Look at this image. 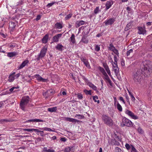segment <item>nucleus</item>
Segmentation results:
<instances>
[{"instance_id":"f257e3e1","label":"nucleus","mask_w":152,"mask_h":152,"mask_svg":"<svg viewBox=\"0 0 152 152\" xmlns=\"http://www.w3.org/2000/svg\"><path fill=\"white\" fill-rule=\"evenodd\" d=\"M152 69L149 67L148 64L142 63L140 69H137L133 73V77L134 81L136 84L140 83L142 78V75L144 73L146 76L149 75Z\"/></svg>"},{"instance_id":"f03ea898","label":"nucleus","mask_w":152,"mask_h":152,"mask_svg":"<svg viewBox=\"0 0 152 152\" xmlns=\"http://www.w3.org/2000/svg\"><path fill=\"white\" fill-rule=\"evenodd\" d=\"M122 124H121L122 127L126 126L128 127H133L135 128V126H133V124L129 120L126 118L125 117L122 120Z\"/></svg>"},{"instance_id":"7ed1b4c3","label":"nucleus","mask_w":152,"mask_h":152,"mask_svg":"<svg viewBox=\"0 0 152 152\" xmlns=\"http://www.w3.org/2000/svg\"><path fill=\"white\" fill-rule=\"evenodd\" d=\"M102 119L104 124L110 126H112L113 124V120L108 116L106 115H103Z\"/></svg>"},{"instance_id":"20e7f679","label":"nucleus","mask_w":152,"mask_h":152,"mask_svg":"<svg viewBox=\"0 0 152 152\" xmlns=\"http://www.w3.org/2000/svg\"><path fill=\"white\" fill-rule=\"evenodd\" d=\"M47 50V48L44 46L41 49L40 53L37 56V58L36 59L37 61H39L40 58L44 57L45 55Z\"/></svg>"},{"instance_id":"39448f33","label":"nucleus","mask_w":152,"mask_h":152,"mask_svg":"<svg viewBox=\"0 0 152 152\" xmlns=\"http://www.w3.org/2000/svg\"><path fill=\"white\" fill-rule=\"evenodd\" d=\"M55 91L50 89L47 90L46 92L43 94V95L45 97L46 99L50 96H52L55 93Z\"/></svg>"},{"instance_id":"423d86ee","label":"nucleus","mask_w":152,"mask_h":152,"mask_svg":"<svg viewBox=\"0 0 152 152\" xmlns=\"http://www.w3.org/2000/svg\"><path fill=\"white\" fill-rule=\"evenodd\" d=\"M125 113L132 119H136L138 118V117L137 116L135 115L133 113L129 110H126Z\"/></svg>"},{"instance_id":"0eeeda50","label":"nucleus","mask_w":152,"mask_h":152,"mask_svg":"<svg viewBox=\"0 0 152 152\" xmlns=\"http://www.w3.org/2000/svg\"><path fill=\"white\" fill-rule=\"evenodd\" d=\"M115 19L114 18H111L108 20H105L104 23L106 26L111 25L115 21Z\"/></svg>"},{"instance_id":"6e6552de","label":"nucleus","mask_w":152,"mask_h":152,"mask_svg":"<svg viewBox=\"0 0 152 152\" xmlns=\"http://www.w3.org/2000/svg\"><path fill=\"white\" fill-rule=\"evenodd\" d=\"M137 29L138 30V33L139 34L144 35L146 34V31L145 30V28L139 26L137 27Z\"/></svg>"},{"instance_id":"1a4fd4ad","label":"nucleus","mask_w":152,"mask_h":152,"mask_svg":"<svg viewBox=\"0 0 152 152\" xmlns=\"http://www.w3.org/2000/svg\"><path fill=\"white\" fill-rule=\"evenodd\" d=\"M29 97L28 96H27L22 99L20 103L26 105L29 102Z\"/></svg>"},{"instance_id":"9d476101","label":"nucleus","mask_w":152,"mask_h":152,"mask_svg":"<svg viewBox=\"0 0 152 152\" xmlns=\"http://www.w3.org/2000/svg\"><path fill=\"white\" fill-rule=\"evenodd\" d=\"M113 4V2L111 0L107 1L106 4V10H107L110 8Z\"/></svg>"},{"instance_id":"9b49d317","label":"nucleus","mask_w":152,"mask_h":152,"mask_svg":"<svg viewBox=\"0 0 152 152\" xmlns=\"http://www.w3.org/2000/svg\"><path fill=\"white\" fill-rule=\"evenodd\" d=\"M29 62L28 60H25L18 67V69H20L24 67Z\"/></svg>"},{"instance_id":"f8f14e48","label":"nucleus","mask_w":152,"mask_h":152,"mask_svg":"<svg viewBox=\"0 0 152 152\" xmlns=\"http://www.w3.org/2000/svg\"><path fill=\"white\" fill-rule=\"evenodd\" d=\"M85 22L83 20H78L76 21L75 23L76 27L77 28L79 27L82 25L84 24Z\"/></svg>"},{"instance_id":"ddd939ff","label":"nucleus","mask_w":152,"mask_h":152,"mask_svg":"<svg viewBox=\"0 0 152 152\" xmlns=\"http://www.w3.org/2000/svg\"><path fill=\"white\" fill-rule=\"evenodd\" d=\"M43 121H44L41 119L33 118L26 121V122H25V123L30 122H43Z\"/></svg>"},{"instance_id":"4468645a","label":"nucleus","mask_w":152,"mask_h":152,"mask_svg":"<svg viewBox=\"0 0 152 152\" xmlns=\"http://www.w3.org/2000/svg\"><path fill=\"white\" fill-rule=\"evenodd\" d=\"M103 66L109 75L110 77H111L112 75L111 74L110 71L109 69L108 66L106 64H103Z\"/></svg>"},{"instance_id":"2eb2a0df","label":"nucleus","mask_w":152,"mask_h":152,"mask_svg":"<svg viewBox=\"0 0 152 152\" xmlns=\"http://www.w3.org/2000/svg\"><path fill=\"white\" fill-rule=\"evenodd\" d=\"M62 34H57L54 36L53 38V40L54 42H57L58 41L59 38L60 37Z\"/></svg>"},{"instance_id":"dca6fc26","label":"nucleus","mask_w":152,"mask_h":152,"mask_svg":"<svg viewBox=\"0 0 152 152\" xmlns=\"http://www.w3.org/2000/svg\"><path fill=\"white\" fill-rule=\"evenodd\" d=\"M18 54V53L16 52H9L7 53V56L10 57H12Z\"/></svg>"},{"instance_id":"f3484780","label":"nucleus","mask_w":152,"mask_h":152,"mask_svg":"<svg viewBox=\"0 0 152 152\" xmlns=\"http://www.w3.org/2000/svg\"><path fill=\"white\" fill-rule=\"evenodd\" d=\"M36 76H37L36 77L37 78V79L39 81L45 82H46L47 80V79L43 78L39 75H37Z\"/></svg>"},{"instance_id":"a211bd4d","label":"nucleus","mask_w":152,"mask_h":152,"mask_svg":"<svg viewBox=\"0 0 152 152\" xmlns=\"http://www.w3.org/2000/svg\"><path fill=\"white\" fill-rule=\"evenodd\" d=\"M48 34H46L42 39V42L43 43H46L48 42Z\"/></svg>"},{"instance_id":"6ab92c4d","label":"nucleus","mask_w":152,"mask_h":152,"mask_svg":"<svg viewBox=\"0 0 152 152\" xmlns=\"http://www.w3.org/2000/svg\"><path fill=\"white\" fill-rule=\"evenodd\" d=\"M16 25V23L13 21L10 22L9 23V26L12 29L14 28Z\"/></svg>"},{"instance_id":"aec40b11","label":"nucleus","mask_w":152,"mask_h":152,"mask_svg":"<svg viewBox=\"0 0 152 152\" xmlns=\"http://www.w3.org/2000/svg\"><path fill=\"white\" fill-rule=\"evenodd\" d=\"M133 23L132 21H131L129 23H128L127 25H126V26L125 29V31H127L129 29H130L132 27V23Z\"/></svg>"},{"instance_id":"412c9836","label":"nucleus","mask_w":152,"mask_h":152,"mask_svg":"<svg viewBox=\"0 0 152 152\" xmlns=\"http://www.w3.org/2000/svg\"><path fill=\"white\" fill-rule=\"evenodd\" d=\"M64 48V46L60 44H59L57 45L56 46V49L60 51H62L63 49H62Z\"/></svg>"},{"instance_id":"4be33fe9","label":"nucleus","mask_w":152,"mask_h":152,"mask_svg":"<svg viewBox=\"0 0 152 152\" xmlns=\"http://www.w3.org/2000/svg\"><path fill=\"white\" fill-rule=\"evenodd\" d=\"M55 27L57 29H60L63 27L62 25L59 22H57L55 24Z\"/></svg>"},{"instance_id":"5701e85b","label":"nucleus","mask_w":152,"mask_h":152,"mask_svg":"<svg viewBox=\"0 0 152 152\" xmlns=\"http://www.w3.org/2000/svg\"><path fill=\"white\" fill-rule=\"evenodd\" d=\"M104 75L105 76L104 79L106 80L110 84V85H111V81L110 79V78L107 73Z\"/></svg>"},{"instance_id":"b1692460","label":"nucleus","mask_w":152,"mask_h":152,"mask_svg":"<svg viewBox=\"0 0 152 152\" xmlns=\"http://www.w3.org/2000/svg\"><path fill=\"white\" fill-rule=\"evenodd\" d=\"M111 143L113 145H119L120 143L118 142L115 139L111 140Z\"/></svg>"},{"instance_id":"393cba45","label":"nucleus","mask_w":152,"mask_h":152,"mask_svg":"<svg viewBox=\"0 0 152 152\" xmlns=\"http://www.w3.org/2000/svg\"><path fill=\"white\" fill-rule=\"evenodd\" d=\"M57 110L56 107H53L51 108H48L47 109L48 111L50 112H56Z\"/></svg>"},{"instance_id":"a878e982","label":"nucleus","mask_w":152,"mask_h":152,"mask_svg":"<svg viewBox=\"0 0 152 152\" xmlns=\"http://www.w3.org/2000/svg\"><path fill=\"white\" fill-rule=\"evenodd\" d=\"M70 41L73 44H75V35L74 34L72 35L70 37Z\"/></svg>"},{"instance_id":"bb28decb","label":"nucleus","mask_w":152,"mask_h":152,"mask_svg":"<svg viewBox=\"0 0 152 152\" xmlns=\"http://www.w3.org/2000/svg\"><path fill=\"white\" fill-rule=\"evenodd\" d=\"M65 121H68L70 122H74V119L69 117H65Z\"/></svg>"},{"instance_id":"cd10ccee","label":"nucleus","mask_w":152,"mask_h":152,"mask_svg":"<svg viewBox=\"0 0 152 152\" xmlns=\"http://www.w3.org/2000/svg\"><path fill=\"white\" fill-rule=\"evenodd\" d=\"M98 69L103 75H104L106 73V72L103 68L99 66L98 67Z\"/></svg>"},{"instance_id":"c85d7f7f","label":"nucleus","mask_w":152,"mask_h":152,"mask_svg":"<svg viewBox=\"0 0 152 152\" xmlns=\"http://www.w3.org/2000/svg\"><path fill=\"white\" fill-rule=\"evenodd\" d=\"M88 85L90 87L92 88L93 89L95 90H96L97 89V87H96V86H94L93 84H92L91 83H89Z\"/></svg>"},{"instance_id":"c756f323","label":"nucleus","mask_w":152,"mask_h":152,"mask_svg":"<svg viewBox=\"0 0 152 152\" xmlns=\"http://www.w3.org/2000/svg\"><path fill=\"white\" fill-rule=\"evenodd\" d=\"M82 42L85 43H87L88 42V40L86 39V37L85 36H83L81 39L80 42Z\"/></svg>"},{"instance_id":"7c9ffc66","label":"nucleus","mask_w":152,"mask_h":152,"mask_svg":"<svg viewBox=\"0 0 152 152\" xmlns=\"http://www.w3.org/2000/svg\"><path fill=\"white\" fill-rule=\"evenodd\" d=\"M117 108L118 110L120 111L121 112L122 111V108L121 105L118 102L117 104Z\"/></svg>"},{"instance_id":"2f4dec72","label":"nucleus","mask_w":152,"mask_h":152,"mask_svg":"<svg viewBox=\"0 0 152 152\" xmlns=\"http://www.w3.org/2000/svg\"><path fill=\"white\" fill-rule=\"evenodd\" d=\"M75 117L77 118L78 119H81L84 118H85L84 116L83 115L80 114H76L75 116Z\"/></svg>"},{"instance_id":"473e14b6","label":"nucleus","mask_w":152,"mask_h":152,"mask_svg":"<svg viewBox=\"0 0 152 152\" xmlns=\"http://www.w3.org/2000/svg\"><path fill=\"white\" fill-rule=\"evenodd\" d=\"M99 7H97L95 9L94 11V13L95 14H97L101 11V10H99Z\"/></svg>"},{"instance_id":"72a5a7b5","label":"nucleus","mask_w":152,"mask_h":152,"mask_svg":"<svg viewBox=\"0 0 152 152\" xmlns=\"http://www.w3.org/2000/svg\"><path fill=\"white\" fill-rule=\"evenodd\" d=\"M93 100L95 102H97L98 104H99V101L98 100L97 101L96 100V99H98V97L97 96H93L92 97Z\"/></svg>"},{"instance_id":"f704fd0d","label":"nucleus","mask_w":152,"mask_h":152,"mask_svg":"<svg viewBox=\"0 0 152 152\" xmlns=\"http://www.w3.org/2000/svg\"><path fill=\"white\" fill-rule=\"evenodd\" d=\"M37 130H36V132H37V134H39L38 133H37L40 132V134L42 136H43L44 135V132L43 131H40L39 129H36Z\"/></svg>"},{"instance_id":"c9c22d12","label":"nucleus","mask_w":152,"mask_h":152,"mask_svg":"<svg viewBox=\"0 0 152 152\" xmlns=\"http://www.w3.org/2000/svg\"><path fill=\"white\" fill-rule=\"evenodd\" d=\"M133 52V50L132 49H131L130 50L128 51L126 53L127 56H128L131 54Z\"/></svg>"},{"instance_id":"e433bc0d","label":"nucleus","mask_w":152,"mask_h":152,"mask_svg":"<svg viewBox=\"0 0 152 152\" xmlns=\"http://www.w3.org/2000/svg\"><path fill=\"white\" fill-rule=\"evenodd\" d=\"M14 76H12V75H10L9 77L8 81L10 82H12L14 80Z\"/></svg>"},{"instance_id":"4c0bfd02","label":"nucleus","mask_w":152,"mask_h":152,"mask_svg":"<svg viewBox=\"0 0 152 152\" xmlns=\"http://www.w3.org/2000/svg\"><path fill=\"white\" fill-rule=\"evenodd\" d=\"M137 131L139 134H143L144 133V131L140 127H139L137 129Z\"/></svg>"},{"instance_id":"58836bf2","label":"nucleus","mask_w":152,"mask_h":152,"mask_svg":"<svg viewBox=\"0 0 152 152\" xmlns=\"http://www.w3.org/2000/svg\"><path fill=\"white\" fill-rule=\"evenodd\" d=\"M109 48L112 51L114 50V49H115V47L113 45L112 43L110 44L109 45Z\"/></svg>"},{"instance_id":"ea45409f","label":"nucleus","mask_w":152,"mask_h":152,"mask_svg":"<svg viewBox=\"0 0 152 152\" xmlns=\"http://www.w3.org/2000/svg\"><path fill=\"white\" fill-rule=\"evenodd\" d=\"M36 130H37L36 129H24L23 131H27L28 132H32L33 131H34L36 132Z\"/></svg>"},{"instance_id":"a19ab883","label":"nucleus","mask_w":152,"mask_h":152,"mask_svg":"<svg viewBox=\"0 0 152 152\" xmlns=\"http://www.w3.org/2000/svg\"><path fill=\"white\" fill-rule=\"evenodd\" d=\"M72 148V147L71 148L70 147H68L66 148L64 150L65 152H70Z\"/></svg>"},{"instance_id":"79ce46f5","label":"nucleus","mask_w":152,"mask_h":152,"mask_svg":"<svg viewBox=\"0 0 152 152\" xmlns=\"http://www.w3.org/2000/svg\"><path fill=\"white\" fill-rule=\"evenodd\" d=\"M84 91L86 94H88L89 95H91V90L88 91L86 90H84Z\"/></svg>"},{"instance_id":"37998d69","label":"nucleus","mask_w":152,"mask_h":152,"mask_svg":"<svg viewBox=\"0 0 152 152\" xmlns=\"http://www.w3.org/2000/svg\"><path fill=\"white\" fill-rule=\"evenodd\" d=\"M100 46L98 45H96L95 46V50L97 51H99L100 50Z\"/></svg>"},{"instance_id":"c03bdc74","label":"nucleus","mask_w":152,"mask_h":152,"mask_svg":"<svg viewBox=\"0 0 152 152\" xmlns=\"http://www.w3.org/2000/svg\"><path fill=\"white\" fill-rule=\"evenodd\" d=\"M113 69H114V71L115 73V74H118V72H119V70L118 67H116V68H113Z\"/></svg>"},{"instance_id":"a18cd8bd","label":"nucleus","mask_w":152,"mask_h":152,"mask_svg":"<svg viewBox=\"0 0 152 152\" xmlns=\"http://www.w3.org/2000/svg\"><path fill=\"white\" fill-rule=\"evenodd\" d=\"M23 104H22L21 103H20V106L21 107V108L23 111H25V105Z\"/></svg>"},{"instance_id":"49530a36","label":"nucleus","mask_w":152,"mask_h":152,"mask_svg":"<svg viewBox=\"0 0 152 152\" xmlns=\"http://www.w3.org/2000/svg\"><path fill=\"white\" fill-rule=\"evenodd\" d=\"M115 152H121V150L120 148L117 147L115 148Z\"/></svg>"},{"instance_id":"de8ad7c7","label":"nucleus","mask_w":152,"mask_h":152,"mask_svg":"<svg viewBox=\"0 0 152 152\" xmlns=\"http://www.w3.org/2000/svg\"><path fill=\"white\" fill-rule=\"evenodd\" d=\"M132 147V152H138L135 149V148L134 147L133 145H131Z\"/></svg>"},{"instance_id":"09e8293b","label":"nucleus","mask_w":152,"mask_h":152,"mask_svg":"<svg viewBox=\"0 0 152 152\" xmlns=\"http://www.w3.org/2000/svg\"><path fill=\"white\" fill-rule=\"evenodd\" d=\"M72 15L71 14H70L66 16L65 17V19L66 20H68L72 16Z\"/></svg>"},{"instance_id":"8fccbe9b","label":"nucleus","mask_w":152,"mask_h":152,"mask_svg":"<svg viewBox=\"0 0 152 152\" xmlns=\"http://www.w3.org/2000/svg\"><path fill=\"white\" fill-rule=\"evenodd\" d=\"M125 147L127 150H129L131 148V147L129 145L128 143H126L125 145Z\"/></svg>"},{"instance_id":"3c124183","label":"nucleus","mask_w":152,"mask_h":152,"mask_svg":"<svg viewBox=\"0 0 152 152\" xmlns=\"http://www.w3.org/2000/svg\"><path fill=\"white\" fill-rule=\"evenodd\" d=\"M55 2H52L51 3H49L47 5V7H51V6H52L55 3Z\"/></svg>"},{"instance_id":"603ef678","label":"nucleus","mask_w":152,"mask_h":152,"mask_svg":"<svg viewBox=\"0 0 152 152\" xmlns=\"http://www.w3.org/2000/svg\"><path fill=\"white\" fill-rule=\"evenodd\" d=\"M84 64L86 65V67H88L89 66H90L89 62H88V61L87 60L86 61L84 62Z\"/></svg>"},{"instance_id":"864d4df0","label":"nucleus","mask_w":152,"mask_h":152,"mask_svg":"<svg viewBox=\"0 0 152 152\" xmlns=\"http://www.w3.org/2000/svg\"><path fill=\"white\" fill-rule=\"evenodd\" d=\"M77 96L78 98L80 99H81L83 98L82 95L81 94H78Z\"/></svg>"},{"instance_id":"5fc2aeb1","label":"nucleus","mask_w":152,"mask_h":152,"mask_svg":"<svg viewBox=\"0 0 152 152\" xmlns=\"http://www.w3.org/2000/svg\"><path fill=\"white\" fill-rule=\"evenodd\" d=\"M112 51L116 55H118L119 54L118 50L115 48L114 49V50H113Z\"/></svg>"},{"instance_id":"6e6d98bb","label":"nucleus","mask_w":152,"mask_h":152,"mask_svg":"<svg viewBox=\"0 0 152 152\" xmlns=\"http://www.w3.org/2000/svg\"><path fill=\"white\" fill-rule=\"evenodd\" d=\"M119 99L121 101H122L124 104H125V101L124 100L122 97H121V96L119 97Z\"/></svg>"},{"instance_id":"4d7b16f0","label":"nucleus","mask_w":152,"mask_h":152,"mask_svg":"<svg viewBox=\"0 0 152 152\" xmlns=\"http://www.w3.org/2000/svg\"><path fill=\"white\" fill-rule=\"evenodd\" d=\"M44 130L46 131H53L51 129L48 128H44Z\"/></svg>"},{"instance_id":"13d9d810","label":"nucleus","mask_w":152,"mask_h":152,"mask_svg":"<svg viewBox=\"0 0 152 152\" xmlns=\"http://www.w3.org/2000/svg\"><path fill=\"white\" fill-rule=\"evenodd\" d=\"M41 16L40 15H38L37 16V17L36 19L37 21L39 20L41 18Z\"/></svg>"},{"instance_id":"bf43d9fd","label":"nucleus","mask_w":152,"mask_h":152,"mask_svg":"<svg viewBox=\"0 0 152 152\" xmlns=\"http://www.w3.org/2000/svg\"><path fill=\"white\" fill-rule=\"evenodd\" d=\"M66 139L65 137H62L60 139V140L63 142H65L66 141Z\"/></svg>"},{"instance_id":"052dcab7","label":"nucleus","mask_w":152,"mask_h":152,"mask_svg":"<svg viewBox=\"0 0 152 152\" xmlns=\"http://www.w3.org/2000/svg\"><path fill=\"white\" fill-rule=\"evenodd\" d=\"M152 23V22H148L146 23V25L147 26H149L151 25Z\"/></svg>"},{"instance_id":"680f3d73","label":"nucleus","mask_w":152,"mask_h":152,"mask_svg":"<svg viewBox=\"0 0 152 152\" xmlns=\"http://www.w3.org/2000/svg\"><path fill=\"white\" fill-rule=\"evenodd\" d=\"M114 105H115L116 104V103L117 102L118 103V102L117 101V100L116 98V97H114Z\"/></svg>"},{"instance_id":"e2e57ef3","label":"nucleus","mask_w":152,"mask_h":152,"mask_svg":"<svg viewBox=\"0 0 152 152\" xmlns=\"http://www.w3.org/2000/svg\"><path fill=\"white\" fill-rule=\"evenodd\" d=\"M0 35L3 38H5L6 37V35L3 33H0Z\"/></svg>"},{"instance_id":"0e129e2a","label":"nucleus","mask_w":152,"mask_h":152,"mask_svg":"<svg viewBox=\"0 0 152 152\" xmlns=\"http://www.w3.org/2000/svg\"><path fill=\"white\" fill-rule=\"evenodd\" d=\"M115 136H116L115 137L117 138V139L118 141H121V138L120 137H119L118 136H117V135L116 134L115 135Z\"/></svg>"},{"instance_id":"69168bd1","label":"nucleus","mask_w":152,"mask_h":152,"mask_svg":"<svg viewBox=\"0 0 152 152\" xmlns=\"http://www.w3.org/2000/svg\"><path fill=\"white\" fill-rule=\"evenodd\" d=\"M55 151L54 150L51 149H48V150L47 152H55Z\"/></svg>"},{"instance_id":"338daca9","label":"nucleus","mask_w":152,"mask_h":152,"mask_svg":"<svg viewBox=\"0 0 152 152\" xmlns=\"http://www.w3.org/2000/svg\"><path fill=\"white\" fill-rule=\"evenodd\" d=\"M121 65L122 66H124L125 65L124 61L123 59H122L121 61Z\"/></svg>"},{"instance_id":"774afa93","label":"nucleus","mask_w":152,"mask_h":152,"mask_svg":"<svg viewBox=\"0 0 152 152\" xmlns=\"http://www.w3.org/2000/svg\"><path fill=\"white\" fill-rule=\"evenodd\" d=\"M43 150V151L44 152H47L48 150L47 147H44Z\"/></svg>"}]
</instances>
